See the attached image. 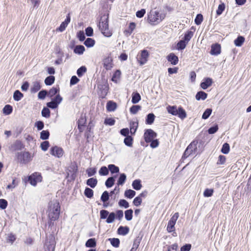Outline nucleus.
<instances>
[{"mask_svg":"<svg viewBox=\"0 0 251 251\" xmlns=\"http://www.w3.org/2000/svg\"><path fill=\"white\" fill-rule=\"evenodd\" d=\"M230 147L228 143H225L222 146L221 151L224 154H227L229 152Z\"/></svg>","mask_w":251,"mask_h":251,"instance_id":"obj_51","label":"nucleus"},{"mask_svg":"<svg viewBox=\"0 0 251 251\" xmlns=\"http://www.w3.org/2000/svg\"><path fill=\"white\" fill-rule=\"evenodd\" d=\"M138 126V122L131 121L129 123L130 132L131 134H134Z\"/></svg>","mask_w":251,"mask_h":251,"instance_id":"obj_17","label":"nucleus"},{"mask_svg":"<svg viewBox=\"0 0 251 251\" xmlns=\"http://www.w3.org/2000/svg\"><path fill=\"white\" fill-rule=\"evenodd\" d=\"M23 96V94L19 90H16L13 94V99L15 101H19Z\"/></svg>","mask_w":251,"mask_h":251,"instance_id":"obj_27","label":"nucleus"},{"mask_svg":"<svg viewBox=\"0 0 251 251\" xmlns=\"http://www.w3.org/2000/svg\"><path fill=\"white\" fill-rule=\"evenodd\" d=\"M37 180H39V178L38 177L35 178L34 174L32 176H29L28 177V180L29 181L30 183L33 186H35L36 185Z\"/></svg>","mask_w":251,"mask_h":251,"instance_id":"obj_46","label":"nucleus"},{"mask_svg":"<svg viewBox=\"0 0 251 251\" xmlns=\"http://www.w3.org/2000/svg\"><path fill=\"white\" fill-rule=\"evenodd\" d=\"M141 107L138 105H132L130 108V112L131 114H135L137 112L141 109Z\"/></svg>","mask_w":251,"mask_h":251,"instance_id":"obj_48","label":"nucleus"},{"mask_svg":"<svg viewBox=\"0 0 251 251\" xmlns=\"http://www.w3.org/2000/svg\"><path fill=\"white\" fill-rule=\"evenodd\" d=\"M213 80L211 78L207 77L203 79V81L201 83V87L204 90L211 86Z\"/></svg>","mask_w":251,"mask_h":251,"instance_id":"obj_13","label":"nucleus"},{"mask_svg":"<svg viewBox=\"0 0 251 251\" xmlns=\"http://www.w3.org/2000/svg\"><path fill=\"white\" fill-rule=\"evenodd\" d=\"M59 88L53 87L50 89L49 92L48 93V96L50 97H52L59 92Z\"/></svg>","mask_w":251,"mask_h":251,"instance_id":"obj_42","label":"nucleus"},{"mask_svg":"<svg viewBox=\"0 0 251 251\" xmlns=\"http://www.w3.org/2000/svg\"><path fill=\"white\" fill-rule=\"evenodd\" d=\"M245 41V38L243 36H238L234 41V44L237 47H241Z\"/></svg>","mask_w":251,"mask_h":251,"instance_id":"obj_24","label":"nucleus"},{"mask_svg":"<svg viewBox=\"0 0 251 251\" xmlns=\"http://www.w3.org/2000/svg\"><path fill=\"white\" fill-rule=\"evenodd\" d=\"M70 21L71 17L70 14H68L66 16L65 20L61 24L59 27L57 28V30L60 32L63 31L67 26L69 23L70 22Z\"/></svg>","mask_w":251,"mask_h":251,"instance_id":"obj_11","label":"nucleus"},{"mask_svg":"<svg viewBox=\"0 0 251 251\" xmlns=\"http://www.w3.org/2000/svg\"><path fill=\"white\" fill-rule=\"evenodd\" d=\"M129 231V228L127 226H120L118 229V233L122 235H126Z\"/></svg>","mask_w":251,"mask_h":251,"instance_id":"obj_21","label":"nucleus"},{"mask_svg":"<svg viewBox=\"0 0 251 251\" xmlns=\"http://www.w3.org/2000/svg\"><path fill=\"white\" fill-rule=\"evenodd\" d=\"M54 80H55L54 76H53L52 75H50L46 78V79L45 80V83L47 85H50L54 83Z\"/></svg>","mask_w":251,"mask_h":251,"instance_id":"obj_37","label":"nucleus"},{"mask_svg":"<svg viewBox=\"0 0 251 251\" xmlns=\"http://www.w3.org/2000/svg\"><path fill=\"white\" fill-rule=\"evenodd\" d=\"M95 40L92 38H88L85 41L84 44L87 47H92L95 44Z\"/></svg>","mask_w":251,"mask_h":251,"instance_id":"obj_39","label":"nucleus"},{"mask_svg":"<svg viewBox=\"0 0 251 251\" xmlns=\"http://www.w3.org/2000/svg\"><path fill=\"white\" fill-rule=\"evenodd\" d=\"M149 55V52L147 50L141 51V54L137 58L138 61L141 65H143L147 62Z\"/></svg>","mask_w":251,"mask_h":251,"instance_id":"obj_8","label":"nucleus"},{"mask_svg":"<svg viewBox=\"0 0 251 251\" xmlns=\"http://www.w3.org/2000/svg\"><path fill=\"white\" fill-rule=\"evenodd\" d=\"M212 110L211 108L206 109L202 115L203 119H207L211 115Z\"/></svg>","mask_w":251,"mask_h":251,"instance_id":"obj_52","label":"nucleus"},{"mask_svg":"<svg viewBox=\"0 0 251 251\" xmlns=\"http://www.w3.org/2000/svg\"><path fill=\"white\" fill-rule=\"evenodd\" d=\"M114 178L113 177H110L105 181V185L107 188L112 187L114 183Z\"/></svg>","mask_w":251,"mask_h":251,"instance_id":"obj_44","label":"nucleus"},{"mask_svg":"<svg viewBox=\"0 0 251 251\" xmlns=\"http://www.w3.org/2000/svg\"><path fill=\"white\" fill-rule=\"evenodd\" d=\"M116 218V214L114 212L109 213L106 222L107 224L113 223Z\"/></svg>","mask_w":251,"mask_h":251,"instance_id":"obj_29","label":"nucleus"},{"mask_svg":"<svg viewBox=\"0 0 251 251\" xmlns=\"http://www.w3.org/2000/svg\"><path fill=\"white\" fill-rule=\"evenodd\" d=\"M117 108V104L112 101H109L106 104V109L108 111H114Z\"/></svg>","mask_w":251,"mask_h":251,"instance_id":"obj_19","label":"nucleus"},{"mask_svg":"<svg viewBox=\"0 0 251 251\" xmlns=\"http://www.w3.org/2000/svg\"><path fill=\"white\" fill-rule=\"evenodd\" d=\"M142 201V198L140 197H136L133 201V203L134 205L136 206H139Z\"/></svg>","mask_w":251,"mask_h":251,"instance_id":"obj_61","label":"nucleus"},{"mask_svg":"<svg viewBox=\"0 0 251 251\" xmlns=\"http://www.w3.org/2000/svg\"><path fill=\"white\" fill-rule=\"evenodd\" d=\"M85 246L88 248H94L96 246V241L95 238H90L88 239L86 243Z\"/></svg>","mask_w":251,"mask_h":251,"instance_id":"obj_26","label":"nucleus"},{"mask_svg":"<svg viewBox=\"0 0 251 251\" xmlns=\"http://www.w3.org/2000/svg\"><path fill=\"white\" fill-rule=\"evenodd\" d=\"M50 153L55 157L60 158L63 156L64 151L62 148L54 146L50 149Z\"/></svg>","mask_w":251,"mask_h":251,"instance_id":"obj_9","label":"nucleus"},{"mask_svg":"<svg viewBox=\"0 0 251 251\" xmlns=\"http://www.w3.org/2000/svg\"><path fill=\"white\" fill-rule=\"evenodd\" d=\"M203 21V16L201 14H199L197 15L195 19V23L197 25H200L201 24Z\"/></svg>","mask_w":251,"mask_h":251,"instance_id":"obj_56","label":"nucleus"},{"mask_svg":"<svg viewBox=\"0 0 251 251\" xmlns=\"http://www.w3.org/2000/svg\"><path fill=\"white\" fill-rule=\"evenodd\" d=\"M47 95H48L47 91L43 90L39 92L38 97L39 99L43 100L45 98Z\"/></svg>","mask_w":251,"mask_h":251,"instance_id":"obj_62","label":"nucleus"},{"mask_svg":"<svg viewBox=\"0 0 251 251\" xmlns=\"http://www.w3.org/2000/svg\"><path fill=\"white\" fill-rule=\"evenodd\" d=\"M155 116L152 113H150L147 115L146 122L147 124H152L154 120Z\"/></svg>","mask_w":251,"mask_h":251,"instance_id":"obj_34","label":"nucleus"},{"mask_svg":"<svg viewBox=\"0 0 251 251\" xmlns=\"http://www.w3.org/2000/svg\"><path fill=\"white\" fill-rule=\"evenodd\" d=\"M103 67L104 68L109 70L113 67L112 59L111 57L108 56L103 59Z\"/></svg>","mask_w":251,"mask_h":251,"instance_id":"obj_12","label":"nucleus"},{"mask_svg":"<svg viewBox=\"0 0 251 251\" xmlns=\"http://www.w3.org/2000/svg\"><path fill=\"white\" fill-rule=\"evenodd\" d=\"M41 89V85L39 81H34L32 83V86L30 88V91L32 93H35Z\"/></svg>","mask_w":251,"mask_h":251,"instance_id":"obj_18","label":"nucleus"},{"mask_svg":"<svg viewBox=\"0 0 251 251\" xmlns=\"http://www.w3.org/2000/svg\"><path fill=\"white\" fill-rule=\"evenodd\" d=\"M194 34V33L193 31H187L184 34V38L183 40L187 42H188L190 40V39L192 38Z\"/></svg>","mask_w":251,"mask_h":251,"instance_id":"obj_28","label":"nucleus"},{"mask_svg":"<svg viewBox=\"0 0 251 251\" xmlns=\"http://www.w3.org/2000/svg\"><path fill=\"white\" fill-rule=\"evenodd\" d=\"M7 206V201L4 199H0V209H5Z\"/></svg>","mask_w":251,"mask_h":251,"instance_id":"obj_63","label":"nucleus"},{"mask_svg":"<svg viewBox=\"0 0 251 251\" xmlns=\"http://www.w3.org/2000/svg\"><path fill=\"white\" fill-rule=\"evenodd\" d=\"M167 60L174 65H176L178 62V57L173 53H171L168 55Z\"/></svg>","mask_w":251,"mask_h":251,"instance_id":"obj_15","label":"nucleus"},{"mask_svg":"<svg viewBox=\"0 0 251 251\" xmlns=\"http://www.w3.org/2000/svg\"><path fill=\"white\" fill-rule=\"evenodd\" d=\"M176 224L169 221L167 227V230L169 232H171L175 230V225Z\"/></svg>","mask_w":251,"mask_h":251,"instance_id":"obj_59","label":"nucleus"},{"mask_svg":"<svg viewBox=\"0 0 251 251\" xmlns=\"http://www.w3.org/2000/svg\"><path fill=\"white\" fill-rule=\"evenodd\" d=\"M108 240L110 241L111 244L115 248H118L120 245V240L118 238H109Z\"/></svg>","mask_w":251,"mask_h":251,"instance_id":"obj_36","label":"nucleus"},{"mask_svg":"<svg viewBox=\"0 0 251 251\" xmlns=\"http://www.w3.org/2000/svg\"><path fill=\"white\" fill-rule=\"evenodd\" d=\"M86 172L88 176H92L96 174V170L95 168H90L86 170Z\"/></svg>","mask_w":251,"mask_h":251,"instance_id":"obj_64","label":"nucleus"},{"mask_svg":"<svg viewBox=\"0 0 251 251\" xmlns=\"http://www.w3.org/2000/svg\"><path fill=\"white\" fill-rule=\"evenodd\" d=\"M109 212L106 210H101L100 212V219H105L107 218Z\"/></svg>","mask_w":251,"mask_h":251,"instance_id":"obj_55","label":"nucleus"},{"mask_svg":"<svg viewBox=\"0 0 251 251\" xmlns=\"http://www.w3.org/2000/svg\"><path fill=\"white\" fill-rule=\"evenodd\" d=\"M225 9V5L224 3L219 5L218 9L216 10L217 15L219 16L222 14Z\"/></svg>","mask_w":251,"mask_h":251,"instance_id":"obj_53","label":"nucleus"},{"mask_svg":"<svg viewBox=\"0 0 251 251\" xmlns=\"http://www.w3.org/2000/svg\"><path fill=\"white\" fill-rule=\"evenodd\" d=\"M197 142H191L185 150L182 159H185L191 155L196 154L197 152Z\"/></svg>","mask_w":251,"mask_h":251,"instance_id":"obj_6","label":"nucleus"},{"mask_svg":"<svg viewBox=\"0 0 251 251\" xmlns=\"http://www.w3.org/2000/svg\"><path fill=\"white\" fill-rule=\"evenodd\" d=\"M119 205L121 207H124L125 208H127L129 207L128 202L125 200H120L118 203Z\"/></svg>","mask_w":251,"mask_h":251,"instance_id":"obj_58","label":"nucleus"},{"mask_svg":"<svg viewBox=\"0 0 251 251\" xmlns=\"http://www.w3.org/2000/svg\"><path fill=\"white\" fill-rule=\"evenodd\" d=\"M135 27L136 24L135 23H130L128 28L125 29L124 31L125 35L127 37L130 36L132 34L133 30L135 29Z\"/></svg>","mask_w":251,"mask_h":251,"instance_id":"obj_14","label":"nucleus"},{"mask_svg":"<svg viewBox=\"0 0 251 251\" xmlns=\"http://www.w3.org/2000/svg\"><path fill=\"white\" fill-rule=\"evenodd\" d=\"M157 136V134L151 129H148L146 130L144 137L145 141L147 143L151 142Z\"/></svg>","mask_w":251,"mask_h":251,"instance_id":"obj_7","label":"nucleus"},{"mask_svg":"<svg viewBox=\"0 0 251 251\" xmlns=\"http://www.w3.org/2000/svg\"><path fill=\"white\" fill-rule=\"evenodd\" d=\"M84 194L88 198H92L94 195V191L92 189L86 187L84 190Z\"/></svg>","mask_w":251,"mask_h":251,"instance_id":"obj_33","label":"nucleus"},{"mask_svg":"<svg viewBox=\"0 0 251 251\" xmlns=\"http://www.w3.org/2000/svg\"><path fill=\"white\" fill-rule=\"evenodd\" d=\"M42 115L43 117L45 118H49L50 117V110L47 107H44L41 112Z\"/></svg>","mask_w":251,"mask_h":251,"instance_id":"obj_50","label":"nucleus"},{"mask_svg":"<svg viewBox=\"0 0 251 251\" xmlns=\"http://www.w3.org/2000/svg\"><path fill=\"white\" fill-rule=\"evenodd\" d=\"M100 89H102L101 96L102 97H104L106 95L108 92V87L105 85H103L101 86Z\"/></svg>","mask_w":251,"mask_h":251,"instance_id":"obj_60","label":"nucleus"},{"mask_svg":"<svg viewBox=\"0 0 251 251\" xmlns=\"http://www.w3.org/2000/svg\"><path fill=\"white\" fill-rule=\"evenodd\" d=\"M16 157L21 164H27L32 160L31 155L28 151L18 152L16 153Z\"/></svg>","mask_w":251,"mask_h":251,"instance_id":"obj_5","label":"nucleus"},{"mask_svg":"<svg viewBox=\"0 0 251 251\" xmlns=\"http://www.w3.org/2000/svg\"><path fill=\"white\" fill-rule=\"evenodd\" d=\"M125 218L127 221H130L132 219L133 210L131 209H128L125 212Z\"/></svg>","mask_w":251,"mask_h":251,"instance_id":"obj_35","label":"nucleus"},{"mask_svg":"<svg viewBox=\"0 0 251 251\" xmlns=\"http://www.w3.org/2000/svg\"><path fill=\"white\" fill-rule=\"evenodd\" d=\"M221 52V46L218 44L213 45L211 46L210 53L212 55H217Z\"/></svg>","mask_w":251,"mask_h":251,"instance_id":"obj_16","label":"nucleus"},{"mask_svg":"<svg viewBox=\"0 0 251 251\" xmlns=\"http://www.w3.org/2000/svg\"><path fill=\"white\" fill-rule=\"evenodd\" d=\"M133 138L130 136L126 137L124 139V143L128 147H131L132 145Z\"/></svg>","mask_w":251,"mask_h":251,"instance_id":"obj_40","label":"nucleus"},{"mask_svg":"<svg viewBox=\"0 0 251 251\" xmlns=\"http://www.w3.org/2000/svg\"><path fill=\"white\" fill-rule=\"evenodd\" d=\"M126 176L125 174H121L118 180V185H122L125 183Z\"/></svg>","mask_w":251,"mask_h":251,"instance_id":"obj_43","label":"nucleus"},{"mask_svg":"<svg viewBox=\"0 0 251 251\" xmlns=\"http://www.w3.org/2000/svg\"><path fill=\"white\" fill-rule=\"evenodd\" d=\"M109 198V193L107 191H105L102 194L100 200L101 201L103 202H106Z\"/></svg>","mask_w":251,"mask_h":251,"instance_id":"obj_41","label":"nucleus"},{"mask_svg":"<svg viewBox=\"0 0 251 251\" xmlns=\"http://www.w3.org/2000/svg\"><path fill=\"white\" fill-rule=\"evenodd\" d=\"M24 147L22 142L19 140H16L10 147V150L12 151H20Z\"/></svg>","mask_w":251,"mask_h":251,"instance_id":"obj_10","label":"nucleus"},{"mask_svg":"<svg viewBox=\"0 0 251 251\" xmlns=\"http://www.w3.org/2000/svg\"><path fill=\"white\" fill-rule=\"evenodd\" d=\"M108 171L109 170L111 174L118 173L119 172L118 167L114 164H109L108 166Z\"/></svg>","mask_w":251,"mask_h":251,"instance_id":"obj_31","label":"nucleus"},{"mask_svg":"<svg viewBox=\"0 0 251 251\" xmlns=\"http://www.w3.org/2000/svg\"><path fill=\"white\" fill-rule=\"evenodd\" d=\"M60 211V207L59 202L55 201L51 203L50 204L49 208V214L48 216L50 219V221L48 224L49 226L53 225V221L57 220L59 217Z\"/></svg>","mask_w":251,"mask_h":251,"instance_id":"obj_1","label":"nucleus"},{"mask_svg":"<svg viewBox=\"0 0 251 251\" xmlns=\"http://www.w3.org/2000/svg\"><path fill=\"white\" fill-rule=\"evenodd\" d=\"M213 192L212 189H206L203 192V196L205 197H210L212 196Z\"/></svg>","mask_w":251,"mask_h":251,"instance_id":"obj_57","label":"nucleus"},{"mask_svg":"<svg viewBox=\"0 0 251 251\" xmlns=\"http://www.w3.org/2000/svg\"><path fill=\"white\" fill-rule=\"evenodd\" d=\"M165 17V13L151 10L148 15V21L151 25H156L162 22Z\"/></svg>","mask_w":251,"mask_h":251,"instance_id":"obj_3","label":"nucleus"},{"mask_svg":"<svg viewBox=\"0 0 251 251\" xmlns=\"http://www.w3.org/2000/svg\"><path fill=\"white\" fill-rule=\"evenodd\" d=\"M99 173L100 176H106L109 173L108 168L105 166H102L100 168Z\"/></svg>","mask_w":251,"mask_h":251,"instance_id":"obj_45","label":"nucleus"},{"mask_svg":"<svg viewBox=\"0 0 251 251\" xmlns=\"http://www.w3.org/2000/svg\"><path fill=\"white\" fill-rule=\"evenodd\" d=\"M85 51V48L82 45H77L75 47L74 51L78 54H82Z\"/></svg>","mask_w":251,"mask_h":251,"instance_id":"obj_23","label":"nucleus"},{"mask_svg":"<svg viewBox=\"0 0 251 251\" xmlns=\"http://www.w3.org/2000/svg\"><path fill=\"white\" fill-rule=\"evenodd\" d=\"M141 100V96L138 93H133L131 101L133 103H138Z\"/></svg>","mask_w":251,"mask_h":251,"instance_id":"obj_25","label":"nucleus"},{"mask_svg":"<svg viewBox=\"0 0 251 251\" xmlns=\"http://www.w3.org/2000/svg\"><path fill=\"white\" fill-rule=\"evenodd\" d=\"M132 185L133 188L136 190L141 189L142 187L141 181L139 179H136L134 180L132 182Z\"/></svg>","mask_w":251,"mask_h":251,"instance_id":"obj_32","label":"nucleus"},{"mask_svg":"<svg viewBox=\"0 0 251 251\" xmlns=\"http://www.w3.org/2000/svg\"><path fill=\"white\" fill-rule=\"evenodd\" d=\"M98 183V180L96 178L91 177L87 180L86 184L91 188H95Z\"/></svg>","mask_w":251,"mask_h":251,"instance_id":"obj_20","label":"nucleus"},{"mask_svg":"<svg viewBox=\"0 0 251 251\" xmlns=\"http://www.w3.org/2000/svg\"><path fill=\"white\" fill-rule=\"evenodd\" d=\"M135 191L131 189L126 190L125 192V197L129 199L132 198L135 195Z\"/></svg>","mask_w":251,"mask_h":251,"instance_id":"obj_38","label":"nucleus"},{"mask_svg":"<svg viewBox=\"0 0 251 251\" xmlns=\"http://www.w3.org/2000/svg\"><path fill=\"white\" fill-rule=\"evenodd\" d=\"M13 110L12 106L10 105L7 104L6 105L4 108H3V113L6 115H8L10 114Z\"/></svg>","mask_w":251,"mask_h":251,"instance_id":"obj_30","label":"nucleus"},{"mask_svg":"<svg viewBox=\"0 0 251 251\" xmlns=\"http://www.w3.org/2000/svg\"><path fill=\"white\" fill-rule=\"evenodd\" d=\"M207 94L203 91L198 92L196 95V99L197 100H204L206 99Z\"/></svg>","mask_w":251,"mask_h":251,"instance_id":"obj_22","label":"nucleus"},{"mask_svg":"<svg viewBox=\"0 0 251 251\" xmlns=\"http://www.w3.org/2000/svg\"><path fill=\"white\" fill-rule=\"evenodd\" d=\"M87 69L85 66H81L77 70V75L79 77L82 76L86 72Z\"/></svg>","mask_w":251,"mask_h":251,"instance_id":"obj_47","label":"nucleus"},{"mask_svg":"<svg viewBox=\"0 0 251 251\" xmlns=\"http://www.w3.org/2000/svg\"><path fill=\"white\" fill-rule=\"evenodd\" d=\"M167 111L169 113L174 116H177L181 119H184L186 117L185 111L181 107H177L176 106L169 105L167 107Z\"/></svg>","mask_w":251,"mask_h":251,"instance_id":"obj_4","label":"nucleus"},{"mask_svg":"<svg viewBox=\"0 0 251 251\" xmlns=\"http://www.w3.org/2000/svg\"><path fill=\"white\" fill-rule=\"evenodd\" d=\"M50 135L49 131L48 130H43L40 133V138L42 140L48 139Z\"/></svg>","mask_w":251,"mask_h":251,"instance_id":"obj_54","label":"nucleus"},{"mask_svg":"<svg viewBox=\"0 0 251 251\" xmlns=\"http://www.w3.org/2000/svg\"><path fill=\"white\" fill-rule=\"evenodd\" d=\"M187 43L184 41L183 40H180L177 44V47L178 50H183L185 48L186 45Z\"/></svg>","mask_w":251,"mask_h":251,"instance_id":"obj_49","label":"nucleus"},{"mask_svg":"<svg viewBox=\"0 0 251 251\" xmlns=\"http://www.w3.org/2000/svg\"><path fill=\"white\" fill-rule=\"evenodd\" d=\"M98 26L104 36L109 37L112 35V32L109 29L108 14H104L101 17Z\"/></svg>","mask_w":251,"mask_h":251,"instance_id":"obj_2","label":"nucleus"}]
</instances>
